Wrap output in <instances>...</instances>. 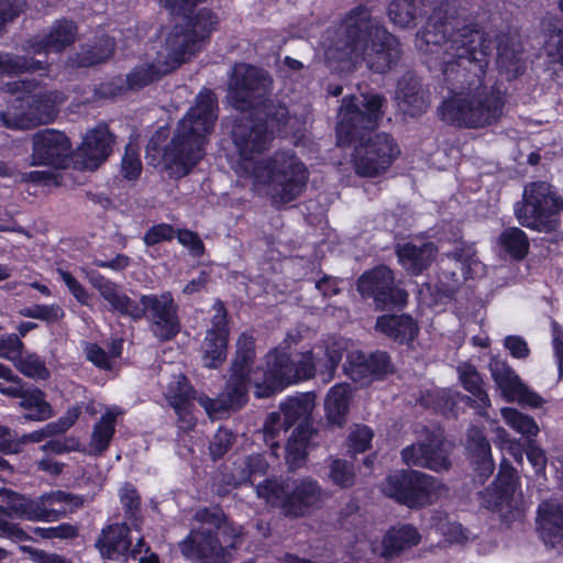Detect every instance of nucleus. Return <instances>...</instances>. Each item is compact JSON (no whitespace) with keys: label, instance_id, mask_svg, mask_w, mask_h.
<instances>
[{"label":"nucleus","instance_id":"f257e3e1","mask_svg":"<svg viewBox=\"0 0 563 563\" xmlns=\"http://www.w3.org/2000/svg\"><path fill=\"white\" fill-rule=\"evenodd\" d=\"M416 47L427 56L430 68H439L461 90L439 106L441 119L456 126L478 129L497 123L505 107L504 92L488 85L485 73L493 40L452 2L437 7L416 36Z\"/></svg>","mask_w":563,"mask_h":563},{"label":"nucleus","instance_id":"f03ea898","mask_svg":"<svg viewBox=\"0 0 563 563\" xmlns=\"http://www.w3.org/2000/svg\"><path fill=\"white\" fill-rule=\"evenodd\" d=\"M252 111L254 114H242L232 132L239 152L235 172L250 177L255 191L271 196L275 202H290L307 186L309 174L306 166L296 155L285 151L257 159L268 147L274 131L288 122V110L266 97Z\"/></svg>","mask_w":563,"mask_h":563},{"label":"nucleus","instance_id":"7ed1b4c3","mask_svg":"<svg viewBox=\"0 0 563 563\" xmlns=\"http://www.w3.org/2000/svg\"><path fill=\"white\" fill-rule=\"evenodd\" d=\"M385 101L377 93L342 99L336 123L338 144H355L352 164L361 177L379 176L399 155L397 144L388 134L372 132L383 118Z\"/></svg>","mask_w":563,"mask_h":563},{"label":"nucleus","instance_id":"20e7f679","mask_svg":"<svg viewBox=\"0 0 563 563\" xmlns=\"http://www.w3.org/2000/svg\"><path fill=\"white\" fill-rule=\"evenodd\" d=\"M217 99L210 90L201 91L196 103L177 123L170 142L163 148L161 144L167 139L168 130L158 129L146 146V159L155 165L159 156L165 168L176 178L189 174L205 155L207 137L214 128L217 119Z\"/></svg>","mask_w":563,"mask_h":563},{"label":"nucleus","instance_id":"39448f33","mask_svg":"<svg viewBox=\"0 0 563 563\" xmlns=\"http://www.w3.org/2000/svg\"><path fill=\"white\" fill-rule=\"evenodd\" d=\"M339 40L327 51L329 60L365 62L376 73L388 71L400 56L394 35L373 21L364 8L353 10L338 32Z\"/></svg>","mask_w":563,"mask_h":563},{"label":"nucleus","instance_id":"423d86ee","mask_svg":"<svg viewBox=\"0 0 563 563\" xmlns=\"http://www.w3.org/2000/svg\"><path fill=\"white\" fill-rule=\"evenodd\" d=\"M89 280L112 310L135 321L145 318L156 338L170 340L179 332L178 306L170 291L142 295L137 302L98 273H92Z\"/></svg>","mask_w":563,"mask_h":563},{"label":"nucleus","instance_id":"0eeeda50","mask_svg":"<svg viewBox=\"0 0 563 563\" xmlns=\"http://www.w3.org/2000/svg\"><path fill=\"white\" fill-rule=\"evenodd\" d=\"M212 23L210 13L201 11L194 24V35L185 33L183 27H172L161 48L146 53L150 60L126 75V88L141 89L189 60L199 51V42Z\"/></svg>","mask_w":563,"mask_h":563},{"label":"nucleus","instance_id":"6e6552de","mask_svg":"<svg viewBox=\"0 0 563 563\" xmlns=\"http://www.w3.org/2000/svg\"><path fill=\"white\" fill-rule=\"evenodd\" d=\"M11 93L21 92L7 110L0 113V124L9 129L25 130L48 124L57 115V107L64 101L60 92L38 88L26 81L7 84Z\"/></svg>","mask_w":563,"mask_h":563},{"label":"nucleus","instance_id":"1a4fd4ad","mask_svg":"<svg viewBox=\"0 0 563 563\" xmlns=\"http://www.w3.org/2000/svg\"><path fill=\"white\" fill-rule=\"evenodd\" d=\"M254 357V339L242 333L236 341L235 356L224 390L217 399L209 397H199L198 399L210 417L214 418L221 412L241 408L247 400L249 385L254 384L255 378L263 382V374L266 369H252L251 364Z\"/></svg>","mask_w":563,"mask_h":563},{"label":"nucleus","instance_id":"9d476101","mask_svg":"<svg viewBox=\"0 0 563 563\" xmlns=\"http://www.w3.org/2000/svg\"><path fill=\"white\" fill-rule=\"evenodd\" d=\"M314 375L313 353L302 352L292 361L285 351L276 347L266 355V372L263 374V382L255 378L254 393L257 398H266L287 385L312 378Z\"/></svg>","mask_w":563,"mask_h":563},{"label":"nucleus","instance_id":"9b49d317","mask_svg":"<svg viewBox=\"0 0 563 563\" xmlns=\"http://www.w3.org/2000/svg\"><path fill=\"white\" fill-rule=\"evenodd\" d=\"M256 495L266 504L278 507L287 517H302L318 504L321 490L310 478L299 482L265 479L256 486Z\"/></svg>","mask_w":563,"mask_h":563},{"label":"nucleus","instance_id":"f8f14e48","mask_svg":"<svg viewBox=\"0 0 563 563\" xmlns=\"http://www.w3.org/2000/svg\"><path fill=\"white\" fill-rule=\"evenodd\" d=\"M563 199L545 181L526 186L522 203L515 209L519 223L539 232H552L560 224Z\"/></svg>","mask_w":563,"mask_h":563},{"label":"nucleus","instance_id":"ddd939ff","mask_svg":"<svg viewBox=\"0 0 563 563\" xmlns=\"http://www.w3.org/2000/svg\"><path fill=\"white\" fill-rule=\"evenodd\" d=\"M387 497L410 508L432 504L444 490V486L433 476L419 471H401L390 474L380 484Z\"/></svg>","mask_w":563,"mask_h":563},{"label":"nucleus","instance_id":"4468645a","mask_svg":"<svg viewBox=\"0 0 563 563\" xmlns=\"http://www.w3.org/2000/svg\"><path fill=\"white\" fill-rule=\"evenodd\" d=\"M272 89L273 79L266 70L247 64H238L229 79L227 99L234 109L244 113L262 104Z\"/></svg>","mask_w":563,"mask_h":563},{"label":"nucleus","instance_id":"2eb2a0df","mask_svg":"<svg viewBox=\"0 0 563 563\" xmlns=\"http://www.w3.org/2000/svg\"><path fill=\"white\" fill-rule=\"evenodd\" d=\"M483 505L497 511L507 523L521 521L525 501L518 490V477L512 467L500 466L496 479L483 494Z\"/></svg>","mask_w":563,"mask_h":563},{"label":"nucleus","instance_id":"dca6fc26","mask_svg":"<svg viewBox=\"0 0 563 563\" xmlns=\"http://www.w3.org/2000/svg\"><path fill=\"white\" fill-rule=\"evenodd\" d=\"M312 408L311 399L305 395L289 397L279 406L278 412L290 428L299 422L286 445V461L290 467H296L305 460L310 431L303 426V422L308 419Z\"/></svg>","mask_w":563,"mask_h":563},{"label":"nucleus","instance_id":"f3484780","mask_svg":"<svg viewBox=\"0 0 563 563\" xmlns=\"http://www.w3.org/2000/svg\"><path fill=\"white\" fill-rule=\"evenodd\" d=\"M452 444L445 441L440 433L428 434L424 440L418 441L401 451V457L408 466L429 468L433 472L448 471L452 463L450 454Z\"/></svg>","mask_w":563,"mask_h":563},{"label":"nucleus","instance_id":"a211bd4d","mask_svg":"<svg viewBox=\"0 0 563 563\" xmlns=\"http://www.w3.org/2000/svg\"><path fill=\"white\" fill-rule=\"evenodd\" d=\"M488 368L497 389L507 401H517L522 406L532 408H539L543 405L544 400L542 397L523 384L506 360L493 356L490 357Z\"/></svg>","mask_w":563,"mask_h":563},{"label":"nucleus","instance_id":"6ab92c4d","mask_svg":"<svg viewBox=\"0 0 563 563\" xmlns=\"http://www.w3.org/2000/svg\"><path fill=\"white\" fill-rule=\"evenodd\" d=\"M130 527L123 523H111L101 530L96 541V548L103 559L126 562L130 558L136 559L143 551L148 552L150 548L145 545L140 537L134 547L130 537Z\"/></svg>","mask_w":563,"mask_h":563},{"label":"nucleus","instance_id":"aec40b11","mask_svg":"<svg viewBox=\"0 0 563 563\" xmlns=\"http://www.w3.org/2000/svg\"><path fill=\"white\" fill-rule=\"evenodd\" d=\"M357 288L363 296L373 297L380 308L389 305H404L408 294L394 282L393 272L386 266H379L363 274L357 282Z\"/></svg>","mask_w":563,"mask_h":563},{"label":"nucleus","instance_id":"412c9836","mask_svg":"<svg viewBox=\"0 0 563 563\" xmlns=\"http://www.w3.org/2000/svg\"><path fill=\"white\" fill-rule=\"evenodd\" d=\"M234 547L235 542L227 547L221 545L213 531L206 527L192 530L180 543L181 552L186 558L203 563H228Z\"/></svg>","mask_w":563,"mask_h":563},{"label":"nucleus","instance_id":"4be33fe9","mask_svg":"<svg viewBox=\"0 0 563 563\" xmlns=\"http://www.w3.org/2000/svg\"><path fill=\"white\" fill-rule=\"evenodd\" d=\"M31 165L62 167L70 155L71 145L60 131L46 129L32 137Z\"/></svg>","mask_w":563,"mask_h":563},{"label":"nucleus","instance_id":"5701e85b","mask_svg":"<svg viewBox=\"0 0 563 563\" xmlns=\"http://www.w3.org/2000/svg\"><path fill=\"white\" fill-rule=\"evenodd\" d=\"M344 371L352 380L361 386H367L391 373L393 366L385 352L366 355L361 351H352L346 356Z\"/></svg>","mask_w":563,"mask_h":563},{"label":"nucleus","instance_id":"b1692460","mask_svg":"<svg viewBox=\"0 0 563 563\" xmlns=\"http://www.w3.org/2000/svg\"><path fill=\"white\" fill-rule=\"evenodd\" d=\"M212 311L211 328L207 331L201 349L205 366L217 368L227 357L229 328L227 310L220 300L214 302Z\"/></svg>","mask_w":563,"mask_h":563},{"label":"nucleus","instance_id":"393cba45","mask_svg":"<svg viewBox=\"0 0 563 563\" xmlns=\"http://www.w3.org/2000/svg\"><path fill=\"white\" fill-rule=\"evenodd\" d=\"M112 143L113 139L108 126L99 124L87 132L76 152L77 163L85 169H96L110 155Z\"/></svg>","mask_w":563,"mask_h":563},{"label":"nucleus","instance_id":"a878e982","mask_svg":"<svg viewBox=\"0 0 563 563\" xmlns=\"http://www.w3.org/2000/svg\"><path fill=\"white\" fill-rule=\"evenodd\" d=\"M77 35L76 23L63 18L51 25L45 36L31 40L26 51L34 55L47 54L48 51L60 53L76 42Z\"/></svg>","mask_w":563,"mask_h":563},{"label":"nucleus","instance_id":"bb28decb","mask_svg":"<svg viewBox=\"0 0 563 563\" xmlns=\"http://www.w3.org/2000/svg\"><path fill=\"white\" fill-rule=\"evenodd\" d=\"M420 541L421 536L415 527L410 525L393 527L385 533L379 545L372 547V552L390 560L418 545Z\"/></svg>","mask_w":563,"mask_h":563},{"label":"nucleus","instance_id":"cd10ccee","mask_svg":"<svg viewBox=\"0 0 563 563\" xmlns=\"http://www.w3.org/2000/svg\"><path fill=\"white\" fill-rule=\"evenodd\" d=\"M395 100L399 111L409 117L421 115L429 108L421 84L411 75H405L398 81Z\"/></svg>","mask_w":563,"mask_h":563},{"label":"nucleus","instance_id":"c85d7f7f","mask_svg":"<svg viewBox=\"0 0 563 563\" xmlns=\"http://www.w3.org/2000/svg\"><path fill=\"white\" fill-rule=\"evenodd\" d=\"M537 526L543 541L563 547V506L553 500H544L538 507Z\"/></svg>","mask_w":563,"mask_h":563},{"label":"nucleus","instance_id":"c756f323","mask_svg":"<svg viewBox=\"0 0 563 563\" xmlns=\"http://www.w3.org/2000/svg\"><path fill=\"white\" fill-rule=\"evenodd\" d=\"M345 349L342 340L328 338L310 350L313 353L316 373L319 372L323 382H330L333 378Z\"/></svg>","mask_w":563,"mask_h":563},{"label":"nucleus","instance_id":"7c9ffc66","mask_svg":"<svg viewBox=\"0 0 563 563\" xmlns=\"http://www.w3.org/2000/svg\"><path fill=\"white\" fill-rule=\"evenodd\" d=\"M84 500L81 497L62 490L41 495L38 497L40 510L43 512L41 521H56L80 508Z\"/></svg>","mask_w":563,"mask_h":563},{"label":"nucleus","instance_id":"2f4dec72","mask_svg":"<svg viewBox=\"0 0 563 563\" xmlns=\"http://www.w3.org/2000/svg\"><path fill=\"white\" fill-rule=\"evenodd\" d=\"M466 449L477 475L482 481L486 479L493 473L495 465L490 444L478 428H470Z\"/></svg>","mask_w":563,"mask_h":563},{"label":"nucleus","instance_id":"473e14b6","mask_svg":"<svg viewBox=\"0 0 563 563\" xmlns=\"http://www.w3.org/2000/svg\"><path fill=\"white\" fill-rule=\"evenodd\" d=\"M437 249L433 243L427 242L420 245L407 243L397 249V256L402 267L411 274H419L434 260Z\"/></svg>","mask_w":563,"mask_h":563},{"label":"nucleus","instance_id":"72a5a7b5","mask_svg":"<svg viewBox=\"0 0 563 563\" xmlns=\"http://www.w3.org/2000/svg\"><path fill=\"white\" fill-rule=\"evenodd\" d=\"M80 413H81V408L79 406H74V407L69 408L64 413V416H62L58 420L47 423L44 428H42L40 430L23 434L19 440H16L18 452L20 451V448L23 444L38 443L48 437H53V435H57V434L66 432L78 420Z\"/></svg>","mask_w":563,"mask_h":563},{"label":"nucleus","instance_id":"f704fd0d","mask_svg":"<svg viewBox=\"0 0 563 563\" xmlns=\"http://www.w3.org/2000/svg\"><path fill=\"white\" fill-rule=\"evenodd\" d=\"M375 328L399 342L411 341L418 331L413 319L406 314H384L377 319Z\"/></svg>","mask_w":563,"mask_h":563},{"label":"nucleus","instance_id":"c9c22d12","mask_svg":"<svg viewBox=\"0 0 563 563\" xmlns=\"http://www.w3.org/2000/svg\"><path fill=\"white\" fill-rule=\"evenodd\" d=\"M0 498L10 509V517L29 521H41L43 512L40 510L38 497L31 499L9 489H0Z\"/></svg>","mask_w":563,"mask_h":563},{"label":"nucleus","instance_id":"e433bc0d","mask_svg":"<svg viewBox=\"0 0 563 563\" xmlns=\"http://www.w3.org/2000/svg\"><path fill=\"white\" fill-rule=\"evenodd\" d=\"M119 415H121V411L118 408L107 409L106 413L93 426L89 442L90 454L99 455L108 449L115 431Z\"/></svg>","mask_w":563,"mask_h":563},{"label":"nucleus","instance_id":"4c0bfd02","mask_svg":"<svg viewBox=\"0 0 563 563\" xmlns=\"http://www.w3.org/2000/svg\"><path fill=\"white\" fill-rule=\"evenodd\" d=\"M167 399L169 404L175 408L179 416H184L187 419L188 426L191 424V416L187 412L191 406V400L197 401L202 408L203 406L199 402V397H206L205 395L196 396L195 391L188 384V380L184 376H179L177 380L172 382L167 388Z\"/></svg>","mask_w":563,"mask_h":563},{"label":"nucleus","instance_id":"58836bf2","mask_svg":"<svg viewBox=\"0 0 563 563\" xmlns=\"http://www.w3.org/2000/svg\"><path fill=\"white\" fill-rule=\"evenodd\" d=\"M268 470V463L261 454H252L234 462L231 477L233 485H243L253 483L257 477H262Z\"/></svg>","mask_w":563,"mask_h":563},{"label":"nucleus","instance_id":"ea45409f","mask_svg":"<svg viewBox=\"0 0 563 563\" xmlns=\"http://www.w3.org/2000/svg\"><path fill=\"white\" fill-rule=\"evenodd\" d=\"M351 387L349 384L333 386L325 398L324 407L328 420L336 426H342L349 410Z\"/></svg>","mask_w":563,"mask_h":563},{"label":"nucleus","instance_id":"a19ab883","mask_svg":"<svg viewBox=\"0 0 563 563\" xmlns=\"http://www.w3.org/2000/svg\"><path fill=\"white\" fill-rule=\"evenodd\" d=\"M19 406L25 410V420L45 421L54 416L53 408L46 401L45 394L38 388L25 389L20 398Z\"/></svg>","mask_w":563,"mask_h":563},{"label":"nucleus","instance_id":"79ce46f5","mask_svg":"<svg viewBox=\"0 0 563 563\" xmlns=\"http://www.w3.org/2000/svg\"><path fill=\"white\" fill-rule=\"evenodd\" d=\"M203 0H165V5L169 11L175 14L183 16L184 19H187L186 25L177 24L174 27H183L185 33L189 35H194V24L198 18V15L201 13V11H207L212 16L213 23L209 26L208 32L203 36V38L199 42V49L201 48V45L203 41L208 37L211 30L217 24V18L207 9L199 10L195 15L191 16V13L194 12L195 7L202 2Z\"/></svg>","mask_w":563,"mask_h":563},{"label":"nucleus","instance_id":"37998d69","mask_svg":"<svg viewBox=\"0 0 563 563\" xmlns=\"http://www.w3.org/2000/svg\"><path fill=\"white\" fill-rule=\"evenodd\" d=\"M544 51L553 62L563 63V20L550 16L543 21Z\"/></svg>","mask_w":563,"mask_h":563},{"label":"nucleus","instance_id":"c03bdc74","mask_svg":"<svg viewBox=\"0 0 563 563\" xmlns=\"http://www.w3.org/2000/svg\"><path fill=\"white\" fill-rule=\"evenodd\" d=\"M457 373L463 387L475 397L476 407L481 409L489 407L490 399L483 389V379L475 366L466 363L461 364L457 367Z\"/></svg>","mask_w":563,"mask_h":563},{"label":"nucleus","instance_id":"a18cd8bd","mask_svg":"<svg viewBox=\"0 0 563 563\" xmlns=\"http://www.w3.org/2000/svg\"><path fill=\"white\" fill-rule=\"evenodd\" d=\"M47 67L48 63L46 60L0 52V76L24 71H41L46 70Z\"/></svg>","mask_w":563,"mask_h":563},{"label":"nucleus","instance_id":"49530a36","mask_svg":"<svg viewBox=\"0 0 563 563\" xmlns=\"http://www.w3.org/2000/svg\"><path fill=\"white\" fill-rule=\"evenodd\" d=\"M422 0H393L388 7L389 20L399 27H411L421 14Z\"/></svg>","mask_w":563,"mask_h":563},{"label":"nucleus","instance_id":"de8ad7c7","mask_svg":"<svg viewBox=\"0 0 563 563\" xmlns=\"http://www.w3.org/2000/svg\"><path fill=\"white\" fill-rule=\"evenodd\" d=\"M503 250L515 260L523 258L529 250L527 234L519 228H508L499 236Z\"/></svg>","mask_w":563,"mask_h":563},{"label":"nucleus","instance_id":"09e8293b","mask_svg":"<svg viewBox=\"0 0 563 563\" xmlns=\"http://www.w3.org/2000/svg\"><path fill=\"white\" fill-rule=\"evenodd\" d=\"M497 65L507 79L516 78L525 68L520 52L501 44L497 47Z\"/></svg>","mask_w":563,"mask_h":563},{"label":"nucleus","instance_id":"8fccbe9b","mask_svg":"<svg viewBox=\"0 0 563 563\" xmlns=\"http://www.w3.org/2000/svg\"><path fill=\"white\" fill-rule=\"evenodd\" d=\"M501 417L512 430L527 438L536 437L539 433V427L534 419L515 408H503Z\"/></svg>","mask_w":563,"mask_h":563},{"label":"nucleus","instance_id":"3c124183","mask_svg":"<svg viewBox=\"0 0 563 563\" xmlns=\"http://www.w3.org/2000/svg\"><path fill=\"white\" fill-rule=\"evenodd\" d=\"M114 49L113 41L103 36L92 49L82 52L77 56L76 64L81 67L91 66L109 58Z\"/></svg>","mask_w":563,"mask_h":563},{"label":"nucleus","instance_id":"603ef678","mask_svg":"<svg viewBox=\"0 0 563 563\" xmlns=\"http://www.w3.org/2000/svg\"><path fill=\"white\" fill-rule=\"evenodd\" d=\"M13 363L26 377L33 379H47L49 377V371L47 369L44 361H42L36 354H26L22 356L20 353L18 361Z\"/></svg>","mask_w":563,"mask_h":563},{"label":"nucleus","instance_id":"864d4df0","mask_svg":"<svg viewBox=\"0 0 563 563\" xmlns=\"http://www.w3.org/2000/svg\"><path fill=\"white\" fill-rule=\"evenodd\" d=\"M454 258L461 265V271L466 278H474L484 273V265L475 256L472 245L464 246L454 252Z\"/></svg>","mask_w":563,"mask_h":563},{"label":"nucleus","instance_id":"5fc2aeb1","mask_svg":"<svg viewBox=\"0 0 563 563\" xmlns=\"http://www.w3.org/2000/svg\"><path fill=\"white\" fill-rule=\"evenodd\" d=\"M288 422L282 417V413L278 411L272 412L267 416L263 432L264 439L267 444L271 445L273 453L276 455L275 449L278 448V443L275 442V439L280 435L282 432H286L289 429Z\"/></svg>","mask_w":563,"mask_h":563},{"label":"nucleus","instance_id":"6e6d98bb","mask_svg":"<svg viewBox=\"0 0 563 563\" xmlns=\"http://www.w3.org/2000/svg\"><path fill=\"white\" fill-rule=\"evenodd\" d=\"M21 316L26 318L38 319L45 322H57L65 316L59 305H34L25 307L20 311Z\"/></svg>","mask_w":563,"mask_h":563},{"label":"nucleus","instance_id":"4d7b16f0","mask_svg":"<svg viewBox=\"0 0 563 563\" xmlns=\"http://www.w3.org/2000/svg\"><path fill=\"white\" fill-rule=\"evenodd\" d=\"M329 476L334 484L341 487L351 486L355 478L352 465L339 459L331 462Z\"/></svg>","mask_w":563,"mask_h":563},{"label":"nucleus","instance_id":"13d9d810","mask_svg":"<svg viewBox=\"0 0 563 563\" xmlns=\"http://www.w3.org/2000/svg\"><path fill=\"white\" fill-rule=\"evenodd\" d=\"M120 499L125 509L126 519L136 527L140 497L135 488L131 485H124L120 490Z\"/></svg>","mask_w":563,"mask_h":563},{"label":"nucleus","instance_id":"bf43d9fd","mask_svg":"<svg viewBox=\"0 0 563 563\" xmlns=\"http://www.w3.org/2000/svg\"><path fill=\"white\" fill-rule=\"evenodd\" d=\"M121 170L126 179H135L140 176L142 164L139 152L132 146H126L125 154L122 158Z\"/></svg>","mask_w":563,"mask_h":563},{"label":"nucleus","instance_id":"052dcab7","mask_svg":"<svg viewBox=\"0 0 563 563\" xmlns=\"http://www.w3.org/2000/svg\"><path fill=\"white\" fill-rule=\"evenodd\" d=\"M373 439V431L366 426H355L349 435L350 449L355 453L366 451Z\"/></svg>","mask_w":563,"mask_h":563},{"label":"nucleus","instance_id":"680f3d73","mask_svg":"<svg viewBox=\"0 0 563 563\" xmlns=\"http://www.w3.org/2000/svg\"><path fill=\"white\" fill-rule=\"evenodd\" d=\"M23 343L16 334L0 335V357L16 362Z\"/></svg>","mask_w":563,"mask_h":563},{"label":"nucleus","instance_id":"e2e57ef3","mask_svg":"<svg viewBox=\"0 0 563 563\" xmlns=\"http://www.w3.org/2000/svg\"><path fill=\"white\" fill-rule=\"evenodd\" d=\"M233 443V434L227 429H219L210 442V454L213 460L223 456Z\"/></svg>","mask_w":563,"mask_h":563},{"label":"nucleus","instance_id":"0e129e2a","mask_svg":"<svg viewBox=\"0 0 563 563\" xmlns=\"http://www.w3.org/2000/svg\"><path fill=\"white\" fill-rule=\"evenodd\" d=\"M58 277L64 282L67 286L68 290L71 295L81 303L88 305L89 302V294L85 289V287L67 271L63 268H58L56 271Z\"/></svg>","mask_w":563,"mask_h":563},{"label":"nucleus","instance_id":"69168bd1","mask_svg":"<svg viewBox=\"0 0 563 563\" xmlns=\"http://www.w3.org/2000/svg\"><path fill=\"white\" fill-rule=\"evenodd\" d=\"M175 236V230L172 225L161 223L148 229L143 238L146 245L152 246L163 241H170Z\"/></svg>","mask_w":563,"mask_h":563},{"label":"nucleus","instance_id":"338daca9","mask_svg":"<svg viewBox=\"0 0 563 563\" xmlns=\"http://www.w3.org/2000/svg\"><path fill=\"white\" fill-rule=\"evenodd\" d=\"M20 549L22 552L26 553L29 559L34 563H71L69 560L59 554L48 553L41 549L32 548L29 545H23Z\"/></svg>","mask_w":563,"mask_h":563},{"label":"nucleus","instance_id":"774afa93","mask_svg":"<svg viewBox=\"0 0 563 563\" xmlns=\"http://www.w3.org/2000/svg\"><path fill=\"white\" fill-rule=\"evenodd\" d=\"M178 242L187 247L190 253L195 256H200L203 254L205 247L200 238L192 231L189 230H178L175 232Z\"/></svg>","mask_w":563,"mask_h":563}]
</instances>
